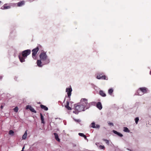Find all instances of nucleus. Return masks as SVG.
I'll return each instance as SVG.
<instances>
[{
  "instance_id": "25",
  "label": "nucleus",
  "mask_w": 151,
  "mask_h": 151,
  "mask_svg": "<svg viewBox=\"0 0 151 151\" xmlns=\"http://www.w3.org/2000/svg\"><path fill=\"white\" fill-rule=\"evenodd\" d=\"M103 140L108 145H109V141L108 140L105 139H103Z\"/></svg>"
},
{
  "instance_id": "13",
  "label": "nucleus",
  "mask_w": 151,
  "mask_h": 151,
  "mask_svg": "<svg viewBox=\"0 0 151 151\" xmlns=\"http://www.w3.org/2000/svg\"><path fill=\"white\" fill-rule=\"evenodd\" d=\"M17 4L18 6H21L24 5V1H22L18 2Z\"/></svg>"
},
{
  "instance_id": "27",
  "label": "nucleus",
  "mask_w": 151,
  "mask_h": 151,
  "mask_svg": "<svg viewBox=\"0 0 151 151\" xmlns=\"http://www.w3.org/2000/svg\"><path fill=\"white\" fill-rule=\"evenodd\" d=\"M139 120V119L138 117H136L135 119V123L136 124H137L138 121Z\"/></svg>"
},
{
  "instance_id": "19",
  "label": "nucleus",
  "mask_w": 151,
  "mask_h": 151,
  "mask_svg": "<svg viewBox=\"0 0 151 151\" xmlns=\"http://www.w3.org/2000/svg\"><path fill=\"white\" fill-rule=\"evenodd\" d=\"M40 107L42 109H44L45 111H47L48 110V108L44 105H40Z\"/></svg>"
},
{
  "instance_id": "10",
  "label": "nucleus",
  "mask_w": 151,
  "mask_h": 151,
  "mask_svg": "<svg viewBox=\"0 0 151 151\" xmlns=\"http://www.w3.org/2000/svg\"><path fill=\"white\" fill-rule=\"evenodd\" d=\"M10 8L11 6L10 5H8L7 4H5L1 7V8L2 9H10Z\"/></svg>"
},
{
  "instance_id": "21",
  "label": "nucleus",
  "mask_w": 151,
  "mask_h": 151,
  "mask_svg": "<svg viewBox=\"0 0 151 151\" xmlns=\"http://www.w3.org/2000/svg\"><path fill=\"white\" fill-rule=\"evenodd\" d=\"M113 92V90L112 88H110L108 90V93L110 95H112Z\"/></svg>"
},
{
  "instance_id": "14",
  "label": "nucleus",
  "mask_w": 151,
  "mask_h": 151,
  "mask_svg": "<svg viewBox=\"0 0 151 151\" xmlns=\"http://www.w3.org/2000/svg\"><path fill=\"white\" fill-rule=\"evenodd\" d=\"M99 94L101 96L103 97H105L106 96V94L102 90L99 91Z\"/></svg>"
},
{
  "instance_id": "23",
  "label": "nucleus",
  "mask_w": 151,
  "mask_h": 151,
  "mask_svg": "<svg viewBox=\"0 0 151 151\" xmlns=\"http://www.w3.org/2000/svg\"><path fill=\"white\" fill-rule=\"evenodd\" d=\"M14 132L12 130H10L9 131V134L12 135V136L14 135Z\"/></svg>"
},
{
  "instance_id": "11",
  "label": "nucleus",
  "mask_w": 151,
  "mask_h": 151,
  "mask_svg": "<svg viewBox=\"0 0 151 151\" xmlns=\"http://www.w3.org/2000/svg\"><path fill=\"white\" fill-rule=\"evenodd\" d=\"M96 107L99 110H101L102 108V106L101 103L100 102H98L96 104Z\"/></svg>"
},
{
  "instance_id": "35",
  "label": "nucleus",
  "mask_w": 151,
  "mask_h": 151,
  "mask_svg": "<svg viewBox=\"0 0 151 151\" xmlns=\"http://www.w3.org/2000/svg\"><path fill=\"white\" fill-rule=\"evenodd\" d=\"M0 108H1V109H2V108H3V106H2L1 105V106H0Z\"/></svg>"
},
{
  "instance_id": "3",
  "label": "nucleus",
  "mask_w": 151,
  "mask_h": 151,
  "mask_svg": "<svg viewBox=\"0 0 151 151\" xmlns=\"http://www.w3.org/2000/svg\"><path fill=\"white\" fill-rule=\"evenodd\" d=\"M75 111H73V113L76 114H78L79 112L82 111H84L85 108L84 107V106L82 104L77 105L75 107Z\"/></svg>"
},
{
  "instance_id": "31",
  "label": "nucleus",
  "mask_w": 151,
  "mask_h": 151,
  "mask_svg": "<svg viewBox=\"0 0 151 151\" xmlns=\"http://www.w3.org/2000/svg\"><path fill=\"white\" fill-rule=\"evenodd\" d=\"M95 128H99L100 127V126L99 125L96 124V125H95Z\"/></svg>"
},
{
  "instance_id": "5",
  "label": "nucleus",
  "mask_w": 151,
  "mask_h": 151,
  "mask_svg": "<svg viewBox=\"0 0 151 151\" xmlns=\"http://www.w3.org/2000/svg\"><path fill=\"white\" fill-rule=\"evenodd\" d=\"M82 103V105L84 106L86 109L89 108L90 106V104L88 102L87 99H82L81 100Z\"/></svg>"
},
{
  "instance_id": "6",
  "label": "nucleus",
  "mask_w": 151,
  "mask_h": 151,
  "mask_svg": "<svg viewBox=\"0 0 151 151\" xmlns=\"http://www.w3.org/2000/svg\"><path fill=\"white\" fill-rule=\"evenodd\" d=\"M39 50V49L38 47H37L33 49L32 50V58L35 60H36V55Z\"/></svg>"
},
{
  "instance_id": "22",
  "label": "nucleus",
  "mask_w": 151,
  "mask_h": 151,
  "mask_svg": "<svg viewBox=\"0 0 151 151\" xmlns=\"http://www.w3.org/2000/svg\"><path fill=\"white\" fill-rule=\"evenodd\" d=\"M124 131L126 132H129V130L128 129L127 127H124Z\"/></svg>"
},
{
  "instance_id": "17",
  "label": "nucleus",
  "mask_w": 151,
  "mask_h": 151,
  "mask_svg": "<svg viewBox=\"0 0 151 151\" xmlns=\"http://www.w3.org/2000/svg\"><path fill=\"white\" fill-rule=\"evenodd\" d=\"M54 134L55 135V138L56 140H57L58 141L60 142V139L58 138V134L56 133H54Z\"/></svg>"
},
{
  "instance_id": "9",
  "label": "nucleus",
  "mask_w": 151,
  "mask_h": 151,
  "mask_svg": "<svg viewBox=\"0 0 151 151\" xmlns=\"http://www.w3.org/2000/svg\"><path fill=\"white\" fill-rule=\"evenodd\" d=\"M29 109L32 112H33L35 113H36V111L31 106L29 105L27 106L26 109Z\"/></svg>"
},
{
  "instance_id": "16",
  "label": "nucleus",
  "mask_w": 151,
  "mask_h": 151,
  "mask_svg": "<svg viewBox=\"0 0 151 151\" xmlns=\"http://www.w3.org/2000/svg\"><path fill=\"white\" fill-rule=\"evenodd\" d=\"M27 130H26L24 134L22 137V139H25L27 137Z\"/></svg>"
},
{
  "instance_id": "36",
  "label": "nucleus",
  "mask_w": 151,
  "mask_h": 151,
  "mask_svg": "<svg viewBox=\"0 0 151 151\" xmlns=\"http://www.w3.org/2000/svg\"><path fill=\"white\" fill-rule=\"evenodd\" d=\"M1 1H0V4H1Z\"/></svg>"
},
{
  "instance_id": "15",
  "label": "nucleus",
  "mask_w": 151,
  "mask_h": 151,
  "mask_svg": "<svg viewBox=\"0 0 151 151\" xmlns=\"http://www.w3.org/2000/svg\"><path fill=\"white\" fill-rule=\"evenodd\" d=\"M42 60H38L37 61V64L39 67H42Z\"/></svg>"
},
{
  "instance_id": "8",
  "label": "nucleus",
  "mask_w": 151,
  "mask_h": 151,
  "mask_svg": "<svg viewBox=\"0 0 151 151\" xmlns=\"http://www.w3.org/2000/svg\"><path fill=\"white\" fill-rule=\"evenodd\" d=\"M72 89L70 87V88H67L66 89V91L67 92L68 96V98H70L71 95V93L72 91Z\"/></svg>"
},
{
  "instance_id": "12",
  "label": "nucleus",
  "mask_w": 151,
  "mask_h": 151,
  "mask_svg": "<svg viewBox=\"0 0 151 151\" xmlns=\"http://www.w3.org/2000/svg\"><path fill=\"white\" fill-rule=\"evenodd\" d=\"M69 102L68 101H67L66 104L65 105V107L68 110H70L71 109V108L69 106Z\"/></svg>"
},
{
  "instance_id": "32",
  "label": "nucleus",
  "mask_w": 151,
  "mask_h": 151,
  "mask_svg": "<svg viewBox=\"0 0 151 151\" xmlns=\"http://www.w3.org/2000/svg\"><path fill=\"white\" fill-rule=\"evenodd\" d=\"M108 124H109V125H110V126H114L113 123H112L109 122V123H108Z\"/></svg>"
},
{
  "instance_id": "1",
  "label": "nucleus",
  "mask_w": 151,
  "mask_h": 151,
  "mask_svg": "<svg viewBox=\"0 0 151 151\" xmlns=\"http://www.w3.org/2000/svg\"><path fill=\"white\" fill-rule=\"evenodd\" d=\"M31 52V51L30 50H27L22 51L21 54H20L18 56L20 61L21 63L25 62V59L30 54Z\"/></svg>"
},
{
  "instance_id": "30",
  "label": "nucleus",
  "mask_w": 151,
  "mask_h": 151,
  "mask_svg": "<svg viewBox=\"0 0 151 151\" xmlns=\"http://www.w3.org/2000/svg\"><path fill=\"white\" fill-rule=\"evenodd\" d=\"M113 132L115 134H116L117 135H118V132H117V131H115V130H113Z\"/></svg>"
},
{
  "instance_id": "33",
  "label": "nucleus",
  "mask_w": 151,
  "mask_h": 151,
  "mask_svg": "<svg viewBox=\"0 0 151 151\" xmlns=\"http://www.w3.org/2000/svg\"><path fill=\"white\" fill-rule=\"evenodd\" d=\"M118 136H119L120 137H122L123 136V135L121 134V133H118Z\"/></svg>"
},
{
  "instance_id": "29",
  "label": "nucleus",
  "mask_w": 151,
  "mask_h": 151,
  "mask_svg": "<svg viewBox=\"0 0 151 151\" xmlns=\"http://www.w3.org/2000/svg\"><path fill=\"white\" fill-rule=\"evenodd\" d=\"M100 148L102 149H105V147L104 146L101 145L99 146Z\"/></svg>"
},
{
  "instance_id": "24",
  "label": "nucleus",
  "mask_w": 151,
  "mask_h": 151,
  "mask_svg": "<svg viewBox=\"0 0 151 151\" xmlns=\"http://www.w3.org/2000/svg\"><path fill=\"white\" fill-rule=\"evenodd\" d=\"M91 127L93 128H95V123L94 122H92L91 124Z\"/></svg>"
},
{
  "instance_id": "2",
  "label": "nucleus",
  "mask_w": 151,
  "mask_h": 151,
  "mask_svg": "<svg viewBox=\"0 0 151 151\" xmlns=\"http://www.w3.org/2000/svg\"><path fill=\"white\" fill-rule=\"evenodd\" d=\"M40 58L42 61H44V64H47L50 62L49 59L47 58V56L45 52L41 53L39 55Z\"/></svg>"
},
{
  "instance_id": "18",
  "label": "nucleus",
  "mask_w": 151,
  "mask_h": 151,
  "mask_svg": "<svg viewBox=\"0 0 151 151\" xmlns=\"http://www.w3.org/2000/svg\"><path fill=\"white\" fill-rule=\"evenodd\" d=\"M40 118L41 120V123H43L44 124L45 123V122L44 121V118L42 114L41 113L40 114Z\"/></svg>"
},
{
  "instance_id": "20",
  "label": "nucleus",
  "mask_w": 151,
  "mask_h": 151,
  "mask_svg": "<svg viewBox=\"0 0 151 151\" xmlns=\"http://www.w3.org/2000/svg\"><path fill=\"white\" fill-rule=\"evenodd\" d=\"M78 135L80 136L83 137L85 139H87L86 136L83 133H78Z\"/></svg>"
},
{
  "instance_id": "4",
  "label": "nucleus",
  "mask_w": 151,
  "mask_h": 151,
  "mask_svg": "<svg viewBox=\"0 0 151 151\" xmlns=\"http://www.w3.org/2000/svg\"><path fill=\"white\" fill-rule=\"evenodd\" d=\"M147 89L145 87L140 88L137 91V94L138 95H142L147 93Z\"/></svg>"
},
{
  "instance_id": "7",
  "label": "nucleus",
  "mask_w": 151,
  "mask_h": 151,
  "mask_svg": "<svg viewBox=\"0 0 151 151\" xmlns=\"http://www.w3.org/2000/svg\"><path fill=\"white\" fill-rule=\"evenodd\" d=\"M103 73H99L97 74L96 76V78L99 79H104L107 80L108 78L105 75H102Z\"/></svg>"
},
{
  "instance_id": "34",
  "label": "nucleus",
  "mask_w": 151,
  "mask_h": 151,
  "mask_svg": "<svg viewBox=\"0 0 151 151\" xmlns=\"http://www.w3.org/2000/svg\"><path fill=\"white\" fill-rule=\"evenodd\" d=\"M24 148V147L22 149V150L21 151H23V150Z\"/></svg>"
},
{
  "instance_id": "28",
  "label": "nucleus",
  "mask_w": 151,
  "mask_h": 151,
  "mask_svg": "<svg viewBox=\"0 0 151 151\" xmlns=\"http://www.w3.org/2000/svg\"><path fill=\"white\" fill-rule=\"evenodd\" d=\"M74 120L76 122L80 123L81 122V120L79 119H74Z\"/></svg>"
},
{
  "instance_id": "26",
  "label": "nucleus",
  "mask_w": 151,
  "mask_h": 151,
  "mask_svg": "<svg viewBox=\"0 0 151 151\" xmlns=\"http://www.w3.org/2000/svg\"><path fill=\"white\" fill-rule=\"evenodd\" d=\"M14 110L15 112H17L18 110V107H15L14 108Z\"/></svg>"
}]
</instances>
